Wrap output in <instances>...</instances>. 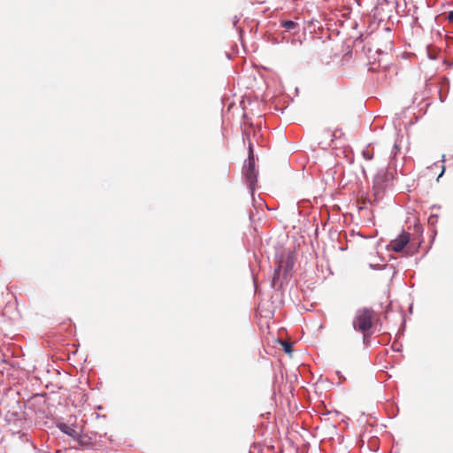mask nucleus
<instances>
[{
  "instance_id": "0eeeda50",
  "label": "nucleus",
  "mask_w": 453,
  "mask_h": 453,
  "mask_svg": "<svg viewBox=\"0 0 453 453\" xmlns=\"http://www.w3.org/2000/svg\"><path fill=\"white\" fill-rule=\"evenodd\" d=\"M57 427L65 434L74 439L75 437H79V433L69 425L60 422L57 425Z\"/></svg>"
},
{
  "instance_id": "f3484780",
  "label": "nucleus",
  "mask_w": 453,
  "mask_h": 453,
  "mask_svg": "<svg viewBox=\"0 0 453 453\" xmlns=\"http://www.w3.org/2000/svg\"><path fill=\"white\" fill-rule=\"evenodd\" d=\"M448 20L452 22L453 21V10L449 12L448 13V17H447Z\"/></svg>"
},
{
  "instance_id": "2eb2a0df",
  "label": "nucleus",
  "mask_w": 453,
  "mask_h": 453,
  "mask_svg": "<svg viewBox=\"0 0 453 453\" xmlns=\"http://www.w3.org/2000/svg\"><path fill=\"white\" fill-rule=\"evenodd\" d=\"M438 215L437 214H431L429 217H428V224L431 225V226H434L437 221H438Z\"/></svg>"
},
{
  "instance_id": "423d86ee",
  "label": "nucleus",
  "mask_w": 453,
  "mask_h": 453,
  "mask_svg": "<svg viewBox=\"0 0 453 453\" xmlns=\"http://www.w3.org/2000/svg\"><path fill=\"white\" fill-rule=\"evenodd\" d=\"M295 265V259L292 255H288L284 263L283 279L288 280L291 276V271Z\"/></svg>"
},
{
  "instance_id": "a878e982",
  "label": "nucleus",
  "mask_w": 453,
  "mask_h": 453,
  "mask_svg": "<svg viewBox=\"0 0 453 453\" xmlns=\"http://www.w3.org/2000/svg\"><path fill=\"white\" fill-rule=\"evenodd\" d=\"M429 58L434 59L435 58L429 54Z\"/></svg>"
},
{
  "instance_id": "4468645a",
  "label": "nucleus",
  "mask_w": 453,
  "mask_h": 453,
  "mask_svg": "<svg viewBox=\"0 0 453 453\" xmlns=\"http://www.w3.org/2000/svg\"><path fill=\"white\" fill-rule=\"evenodd\" d=\"M73 440L76 441L80 446L88 447V445H89L88 441H87L80 434H79V437H75Z\"/></svg>"
},
{
  "instance_id": "9b49d317",
  "label": "nucleus",
  "mask_w": 453,
  "mask_h": 453,
  "mask_svg": "<svg viewBox=\"0 0 453 453\" xmlns=\"http://www.w3.org/2000/svg\"><path fill=\"white\" fill-rule=\"evenodd\" d=\"M240 21V17L237 15H234L232 18V24L234 27L236 29V31L239 33L240 36L243 34V30L238 27V22Z\"/></svg>"
},
{
  "instance_id": "ddd939ff",
  "label": "nucleus",
  "mask_w": 453,
  "mask_h": 453,
  "mask_svg": "<svg viewBox=\"0 0 453 453\" xmlns=\"http://www.w3.org/2000/svg\"><path fill=\"white\" fill-rule=\"evenodd\" d=\"M362 156L365 160H372L373 158V152L366 148L362 150Z\"/></svg>"
},
{
  "instance_id": "393cba45",
  "label": "nucleus",
  "mask_w": 453,
  "mask_h": 453,
  "mask_svg": "<svg viewBox=\"0 0 453 453\" xmlns=\"http://www.w3.org/2000/svg\"><path fill=\"white\" fill-rule=\"evenodd\" d=\"M362 172H363L364 175H365V174H366L365 170V168H364V167H363V169H362Z\"/></svg>"
},
{
  "instance_id": "39448f33",
  "label": "nucleus",
  "mask_w": 453,
  "mask_h": 453,
  "mask_svg": "<svg viewBox=\"0 0 453 453\" xmlns=\"http://www.w3.org/2000/svg\"><path fill=\"white\" fill-rule=\"evenodd\" d=\"M281 269H282V265H279L275 269H274V272H273V279H272V287L273 288H281L283 286V283L285 281H287L286 280L283 279V277L281 278Z\"/></svg>"
},
{
  "instance_id": "9d476101",
  "label": "nucleus",
  "mask_w": 453,
  "mask_h": 453,
  "mask_svg": "<svg viewBox=\"0 0 453 453\" xmlns=\"http://www.w3.org/2000/svg\"><path fill=\"white\" fill-rule=\"evenodd\" d=\"M400 151V147L398 146V144L395 142L393 146V149H392V151H391V155H390V161H389V165H394L395 163V158L396 157V155L398 154V152Z\"/></svg>"
},
{
  "instance_id": "6e6552de",
  "label": "nucleus",
  "mask_w": 453,
  "mask_h": 453,
  "mask_svg": "<svg viewBox=\"0 0 453 453\" xmlns=\"http://www.w3.org/2000/svg\"><path fill=\"white\" fill-rule=\"evenodd\" d=\"M280 27H284L287 32H296L299 28L298 23L290 19L281 20Z\"/></svg>"
},
{
  "instance_id": "1a4fd4ad",
  "label": "nucleus",
  "mask_w": 453,
  "mask_h": 453,
  "mask_svg": "<svg viewBox=\"0 0 453 453\" xmlns=\"http://www.w3.org/2000/svg\"><path fill=\"white\" fill-rule=\"evenodd\" d=\"M442 88H446V89H447V91H449V78H447V77H444V78L442 79V81H441V88L439 89V97H440V101H441V103H443V102L445 101L446 96H443V95H442V93H441V89H442Z\"/></svg>"
},
{
  "instance_id": "6ab92c4d",
  "label": "nucleus",
  "mask_w": 453,
  "mask_h": 453,
  "mask_svg": "<svg viewBox=\"0 0 453 453\" xmlns=\"http://www.w3.org/2000/svg\"><path fill=\"white\" fill-rule=\"evenodd\" d=\"M367 339H368V337H367L366 334H364V336H363L364 343H367Z\"/></svg>"
},
{
  "instance_id": "20e7f679",
  "label": "nucleus",
  "mask_w": 453,
  "mask_h": 453,
  "mask_svg": "<svg viewBox=\"0 0 453 453\" xmlns=\"http://www.w3.org/2000/svg\"><path fill=\"white\" fill-rule=\"evenodd\" d=\"M411 235L408 232L402 231V233L388 246V248L395 252H402L407 243L410 242Z\"/></svg>"
},
{
  "instance_id": "7ed1b4c3",
  "label": "nucleus",
  "mask_w": 453,
  "mask_h": 453,
  "mask_svg": "<svg viewBox=\"0 0 453 453\" xmlns=\"http://www.w3.org/2000/svg\"><path fill=\"white\" fill-rule=\"evenodd\" d=\"M389 180V173L387 169L381 168L380 169L376 175L373 178V191L375 196H380L387 186V183Z\"/></svg>"
},
{
  "instance_id": "cd10ccee",
  "label": "nucleus",
  "mask_w": 453,
  "mask_h": 453,
  "mask_svg": "<svg viewBox=\"0 0 453 453\" xmlns=\"http://www.w3.org/2000/svg\"><path fill=\"white\" fill-rule=\"evenodd\" d=\"M395 351H401V349H399V347H396Z\"/></svg>"
},
{
  "instance_id": "4be33fe9",
  "label": "nucleus",
  "mask_w": 453,
  "mask_h": 453,
  "mask_svg": "<svg viewBox=\"0 0 453 453\" xmlns=\"http://www.w3.org/2000/svg\"><path fill=\"white\" fill-rule=\"evenodd\" d=\"M409 311H410V312H412V304L410 305Z\"/></svg>"
},
{
  "instance_id": "5701e85b",
  "label": "nucleus",
  "mask_w": 453,
  "mask_h": 453,
  "mask_svg": "<svg viewBox=\"0 0 453 453\" xmlns=\"http://www.w3.org/2000/svg\"><path fill=\"white\" fill-rule=\"evenodd\" d=\"M433 208L440 209V208H441V206H440V205H435V204H434V205L433 206Z\"/></svg>"
},
{
  "instance_id": "412c9836",
  "label": "nucleus",
  "mask_w": 453,
  "mask_h": 453,
  "mask_svg": "<svg viewBox=\"0 0 453 453\" xmlns=\"http://www.w3.org/2000/svg\"><path fill=\"white\" fill-rule=\"evenodd\" d=\"M417 228H418V231H420L421 234L423 233V230H422L421 226H418Z\"/></svg>"
},
{
  "instance_id": "f257e3e1",
  "label": "nucleus",
  "mask_w": 453,
  "mask_h": 453,
  "mask_svg": "<svg viewBox=\"0 0 453 453\" xmlns=\"http://www.w3.org/2000/svg\"><path fill=\"white\" fill-rule=\"evenodd\" d=\"M242 174L248 184L250 195H254L255 186L257 181V172L255 165L254 150L251 142L249 143V156L242 167Z\"/></svg>"
},
{
  "instance_id": "f8f14e48",
  "label": "nucleus",
  "mask_w": 453,
  "mask_h": 453,
  "mask_svg": "<svg viewBox=\"0 0 453 453\" xmlns=\"http://www.w3.org/2000/svg\"><path fill=\"white\" fill-rule=\"evenodd\" d=\"M400 319L402 320V324H401V327L398 329V332L396 334L397 336L400 334H403L404 328H405V317H404L403 311H402L400 313Z\"/></svg>"
},
{
  "instance_id": "dca6fc26",
  "label": "nucleus",
  "mask_w": 453,
  "mask_h": 453,
  "mask_svg": "<svg viewBox=\"0 0 453 453\" xmlns=\"http://www.w3.org/2000/svg\"><path fill=\"white\" fill-rule=\"evenodd\" d=\"M283 349L286 353H291L292 352V344L288 342L282 343Z\"/></svg>"
},
{
  "instance_id": "f03ea898",
  "label": "nucleus",
  "mask_w": 453,
  "mask_h": 453,
  "mask_svg": "<svg viewBox=\"0 0 453 453\" xmlns=\"http://www.w3.org/2000/svg\"><path fill=\"white\" fill-rule=\"evenodd\" d=\"M373 310L364 307L356 311L352 321V326L356 331L366 334L372 327Z\"/></svg>"
},
{
  "instance_id": "bb28decb",
  "label": "nucleus",
  "mask_w": 453,
  "mask_h": 453,
  "mask_svg": "<svg viewBox=\"0 0 453 453\" xmlns=\"http://www.w3.org/2000/svg\"><path fill=\"white\" fill-rule=\"evenodd\" d=\"M395 351H401V349H399V347H396Z\"/></svg>"
},
{
  "instance_id": "a211bd4d",
  "label": "nucleus",
  "mask_w": 453,
  "mask_h": 453,
  "mask_svg": "<svg viewBox=\"0 0 453 453\" xmlns=\"http://www.w3.org/2000/svg\"><path fill=\"white\" fill-rule=\"evenodd\" d=\"M444 173H445V166H444V165H442V166H441V171L440 174H439V175H438V177H437V181H438V180H439V179H440V178L444 174Z\"/></svg>"
},
{
  "instance_id": "b1692460",
  "label": "nucleus",
  "mask_w": 453,
  "mask_h": 453,
  "mask_svg": "<svg viewBox=\"0 0 453 453\" xmlns=\"http://www.w3.org/2000/svg\"><path fill=\"white\" fill-rule=\"evenodd\" d=\"M441 161L444 162L445 161V155H442L441 157Z\"/></svg>"
},
{
  "instance_id": "aec40b11",
  "label": "nucleus",
  "mask_w": 453,
  "mask_h": 453,
  "mask_svg": "<svg viewBox=\"0 0 453 453\" xmlns=\"http://www.w3.org/2000/svg\"><path fill=\"white\" fill-rule=\"evenodd\" d=\"M444 64L448 65L449 66H451V65H453V61H452V63H448L446 60H444Z\"/></svg>"
}]
</instances>
